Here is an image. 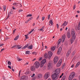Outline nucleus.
<instances>
[{
  "mask_svg": "<svg viewBox=\"0 0 80 80\" xmlns=\"http://www.w3.org/2000/svg\"><path fill=\"white\" fill-rule=\"evenodd\" d=\"M44 66V64H43V63H42V62H41V65H40L41 68H42V67H43Z\"/></svg>",
  "mask_w": 80,
  "mask_h": 80,
  "instance_id": "nucleus-25",
  "label": "nucleus"
},
{
  "mask_svg": "<svg viewBox=\"0 0 80 80\" xmlns=\"http://www.w3.org/2000/svg\"><path fill=\"white\" fill-rule=\"evenodd\" d=\"M25 78H26V77H25V76H22L21 77V79L22 80H24V79H25Z\"/></svg>",
  "mask_w": 80,
  "mask_h": 80,
  "instance_id": "nucleus-29",
  "label": "nucleus"
},
{
  "mask_svg": "<svg viewBox=\"0 0 80 80\" xmlns=\"http://www.w3.org/2000/svg\"><path fill=\"white\" fill-rule=\"evenodd\" d=\"M74 40H75V39H74L73 38H72L70 39V41L71 42V43L72 44L73 43V42H74Z\"/></svg>",
  "mask_w": 80,
  "mask_h": 80,
  "instance_id": "nucleus-16",
  "label": "nucleus"
},
{
  "mask_svg": "<svg viewBox=\"0 0 80 80\" xmlns=\"http://www.w3.org/2000/svg\"><path fill=\"white\" fill-rule=\"evenodd\" d=\"M62 60L60 59L59 60L56 66L57 67H59L62 65Z\"/></svg>",
  "mask_w": 80,
  "mask_h": 80,
  "instance_id": "nucleus-5",
  "label": "nucleus"
},
{
  "mask_svg": "<svg viewBox=\"0 0 80 80\" xmlns=\"http://www.w3.org/2000/svg\"><path fill=\"white\" fill-rule=\"evenodd\" d=\"M6 8H7V6H3V8L4 11H5V10H6Z\"/></svg>",
  "mask_w": 80,
  "mask_h": 80,
  "instance_id": "nucleus-34",
  "label": "nucleus"
},
{
  "mask_svg": "<svg viewBox=\"0 0 80 80\" xmlns=\"http://www.w3.org/2000/svg\"><path fill=\"white\" fill-rule=\"evenodd\" d=\"M76 7V6H75V5H74L73 7V10H75V9Z\"/></svg>",
  "mask_w": 80,
  "mask_h": 80,
  "instance_id": "nucleus-45",
  "label": "nucleus"
},
{
  "mask_svg": "<svg viewBox=\"0 0 80 80\" xmlns=\"http://www.w3.org/2000/svg\"><path fill=\"white\" fill-rule=\"evenodd\" d=\"M30 72L29 71H27L26 72V74H30Z\"/></svg>",
  "mask_w": 80,
  "mask_h": 80,
  "instance_id": "nucleus-40",
  "label": "nucleus"
},
{
  "mask_svg": "<svg viewBox=\"0 0 80 80\" xmlns=\"http://www.w3.org/2000/svg\"><path fill=\"white\" fill-rule=\"evenodd\" d=\"M38 18H39V16H38L36 18V20H38Z\"/></svg>",
  "mask_w": 80,
  "mask_h": 80,
  "instance_id": "nucleus-61",
  "label": "nucleus"
},
{
  "mask_svg": "<svg viewBox=\"0 0 80 80\" xmlns=\"http://www.w3.org/2000/svg\"><path fill=\"white\" fill-rule=\"evenodd\" d=\"M75 51H73L72 54V57H73L75 55Z\"/></svg>",
  "mask_w": 80,
  "mask_h": 80,
  "instance_id": "nucleus-28",
  "label": "nucleus"
},
{
  "mask_svg": "<svg viewBox=\"0 0 80 80\" xmlns=\"http://www.w3.org/2000/svg\"><path fill=\"white\" fill-rule=\"evenodd\" d=\"M67 36L68 37V38H70L71 37V35L70 32H68L67 33Z\"/></svg>",
  "mask_w": 80,
  "mask_h": 80,
  "instance_id": "nucleus-14",
  "label": "nucleus"
},
{
  "mask_svg": "<svg viewBox=\"0 0 80 80\" xmlns=\"http://www.w3.org/2000/svg\"><path fill=\"white\" fill-rule=\"evenodd\" d=\"M35 79H36V78H32L31 80H35Z\"/></svg>",
  "mask_w": 80,
  "mask_h": 80,
  "instance_id": "nucleus-58",
  "label": "nucleus"
},
{
  "mask_svg": "<svg viewBox=\"0 0 80 80\" xmlns=\"http://www.w3.org/2000/svg\"><path fill=\"white\" fill-rule=\"evenodd\" d=\"M30 51H27L26 52V54H29Z\"/></svg>",
  "mask_w": 80,
  "mask_h": 80,
  "instance_id": "nucleus-37",
  "label": "nucleus"
},
{
  "mask_svg": "<svg viewBox=\"0 0 80 80\" xmlns=\"http://www.w3.org/2000/svg\"><path fill=\"white\" fill-rule=\"evenodd\" d=\"M8 65L11 66L12 65V63L10 61H8Z\"/></svg>",
  "mask_w": 80,
  "mask_h": 80,
  "instance_id": "nucleus-30",
  "label": "nucleus"
},
{
  "mask_svg": "<svg viewBox=\"0 0 80 80\" xmlns=\"http://www.w3.org/2000/svg\"><path fill=\"white\" fill-rule=\"evenodd\" d=\"M75 66V65H74V64H72L71 66V67L72 68H73V67H74Z\"/></svg>",
  "mask_w": 80,
  "mask_h": 80,
  "instance_id": "nucleus-52",
  "label": "nucleus"
},
{
  "mask_svg": "<svg viewBox=\"0 0 80 80\" xmlns=\"http://www.w3.org/2000/svg\"><path fill=\"white\" fill-rule=\"evenodd\" d=\"M67 24H68V22H67L66 21H64V23L62 25V26L63 27V26H64L63 27V28H64V26H67Z\"/></svg>",
  "mask_w": 80,
  "mask_h": 80,
  "instance_id": "nucleus-11",
  "label": "nucleus"
},
{
  "mask_svg": "<svg viewBox=\"0 0 80 80\" xmlns=\"http://www.w3.org/2000/svg\"><path fill=\"white\" fill-rule=\"evenodd\" d=\"M29 20H28H28L27 21H26L25 22V23H27L28 22H29Z\"/></svg>",
  "mask_w": 80,
  "mask_h": 80,
  "instance_id": "nucleus-48",
  "label": "nucleus"
},
{
  "mask_svg": "<svg viewBox=\"0 0 80 80\" xmlns=\"http://www.w3.org/2000/svg\"><path fill=\"white\" fill-rule=\"evenodd\" d=\"M28 62L24 64V65H28Z\"/></svg>",
  "mask_w": 80,
  "mask_h": 80,
  "instance_id": "nucleus-47",
  "label": "nucleus"
},
{
  "mask_svg": "<svg viewBox=\"0 0 80 80\" xmlns=\"http://www.w3.org/2000/svg\"><path fill=\"white\" fill-rule=\"evenodd\" d=\"M80 64V62H78L76 64V66H75V67L76 68H77V67H78L79 66V65Z\"/></svg>",
  "mask_w": 80,
  "mask_h": 80,
  "instance_id": "nucleus-17",
  "label": "nucleus"
},
{
  "mask_svg": "<svg viewBox=\"0 0 80 80\" xmlns=\"http://www.w3.org/2000/svg\"><path fill=\"white\" fill-rule=\"evenodd\" d=\"M65 38H66V36H65V35H63L62 38V42H65Z\"/></svg>",
  "mask_w": 80,
  "mask_h": 80,
  "instance_id": "nucleus-8",
  "label": "nucleus"
},
{
  "mask_svg": "<svg viewBox=\"0 0 80 80\" xmlns=\"http://www.w3.org/2000/svg\"><path fill=\"white\" fill-rule=\"evenodd\" d=\"M18 38H19V35L17 36L14 39V40H18Z\"/></svg>",
  "mask_w": 80,
  "mask_h": 80,
  "instance_id": "nucleus-24",
  "label": "nucleus"
},
{
  "mask_svg": "<svg viewBox=\"0 0 80 80\" xmlns=\"http://www.w3.org/2000/svg\"><path fill=\"white\" fill-rule=\"evenodd\" d=\"M35 67L33 66H31L30 68L31 71H35Z\"/></svg>",
  "mask_w": 80,
  "mask_h": 80,
  "instance_id": "nucleus-13",
  "label": "nucleus"
},
{
  "mask_svg": "<svg viewBox=\"0 0 80 80\" xmlns=\"http://www.w3.org/2000/svg\"><path fill=\"white\" fill-rule=\"evenodd\" d=\"M60 53H61V52L60 51H58V50L57 52V53L58 54H60Z\"/></svg>",
  "mask_w": 80,
  "mask_h": 80,
  "instance_id": "nucleus-42",
  "label": "nucleus"
},
{
  "mask_svg": "<svg viewBox=\"0 0 80 80\" xmlns=\"http://www.w3.org/2000/svg\"><path fill=\"white\" fill-rule=\"evenodd\" d=\"M44 58H45L46 59H47V58H48V55H47V53H45V54H44Z\"/></svg>",
  "mask_w": 80,
  "mask_h": 80,
  "instance_id": "nucleus-21",
  "label": "nucleus"
},
{
  "mask_svg": "<svg viewBox=\"0 0 80 80\" xmlns=\"http://www.w3.org/2000/svg\"><path fill=\"white\" fill-rule=\"evenodd\" d=\"M65 78H66V77L65 76H63L61 80H65Z\"/></svg>",
  "mask_w": 80,
  "mask_h": 80,
  "instance_id": "nucleus-27",
  "label": "nucleus"
},
{
  "mask_svg": "<svg viewBox=\"0 0 80 80\" xmlns=\"http://www.w3.org/2000/svg\"><path fill=\"white\" fill-rule=\"evenodd\" d=\"M70 53H71V49H69L66 55L67 57H68L69 55H70Z\"/></svg>",
  "mask_w": 80,
  "mask_h": 80,
  "instance_id": "nucleus-9",
  "label": "nucleus"
},
{
  "mask_svg": "<svg viewBox=\"0 0 80 80\" xmlns=\"http://www.w3.org/2000/svg\"><path fill=\"white\" fill-rule=\"evenodd\" d=\"M29 45L28 44L27 45H26L25 46H24V47H23L22 49H25V48H26Z\"/></svg>",
  "mask_w": 80,
  "mask_h": 80,
  "instance_id": "nucleus-22",
  "label": "nucleus"
},
{
  "mask_svg": "<svg viewBox=\"0 0 80 80\" xmlns=\"http://www.w3.org/2000/svg\"><path fill=\"white\" fill-rule=\"evenodd\" d=\"M75 73L74 72H72L70 76L69 77L68 79L69 80H72L73 78L75 77Z\"/></svg>",
  "mask_w": 80,
  "mask_h": 80,
  "instance_id": "nucleus-1",
  "label": "nucleus"
},
{
  "mask_svg": "<svg viewBox=\"0 0 80 80\" xmlns=\"http://www.w3.org/2000/svg\"><path fill=\"white\" fill-rule=\"evenodd\" d=\"M32 19H33V17H30L29 19L28 20L29 21H30V20H32Z\"/></svg>",
  "mask_w": 80,
  "mask_h": 80,
  "instance_id": "nucleus-39",
  "label": "nucleus"
},
{
  "mask_svg": "<svg viewBox=\"0 0 80 80\" xmlns=\"http://www.w3.org/2000/svg\"><path fill=\"white\" fill-rule=\"evenodd\" d=\"M61 42H62V40L61 39H59V40L58 41V45L60 43H61Z\"/></svg>",
  "mask_w": 80,
  "mask_h": 80,
  "instance_id": "nucleus-20",
  "label": "nucleus"
},
{
  "mask_svg": "<svg viewBox=\"0 0 80 80\" xmlns=\"http://www.w3.org/2000/svg\"><path fill=\"white\" fill-rule=\"evenodd\" d=\"M56 25L57 28H59V26L58 25V24H57Z\"/></svg>",
  "mask_w": 80,
  "mask_h": 80,
  "instance_id": "nucleus-46",
  "label": "nucleus"
},
{
  "mask_svg": "<svg viewBox=\"0 0 80 80\" xmlns=\"http://www.w3.org/2000/svg\"><path fill=\"white\" fill-rule=\"evenodd\" d=\"M56 47V46H54L53 47L51 48V50H52V51H54V50H55V49Z\"/></svg>",
  "mask_w": 80,
  "mask_h": 80,
  "instance_id": "nucleus-18",
  "label": "nucleus"
},
{
  "mask_svg": "<svg viewBox=\"0 0 80 80\" xmlns=\"http://www.w3.org/2000/svg\"><path fill=\"white\" fill-rule=\"evenodd\" d=\"M62 46H61L58 49V50L61 52H62Z\"/></svg>",
  "mask_w": 80,
  "mask_h": 80,
  "instance_id": "nucleus-26",
  "label": "nucleus"
},
{
  "mask_svg": "<svg viewBox=\"0 0 80 80\" xmlns=\"http://www.w3.org/2000/svg\"><path fill=\"white\" fill-rule=\"evenodd\" d=\"M40 31H42V32H43V29H40Z\"/></svg>",
  "mask_w": 80,
  "mask_h": 80,
  "instance_id": "nucleus-60",
  "label": "nucleus"
},
{
  "mask_svg": "<svg viewBox=\"0 0 80 80\" xmlns=\"http://www.w3.org/2000/svg\"><path fill=\"white\" fill-rule=\"evenodd\" d=\"M45 18V17H42V21H43V20H44Z\"/></svg>",
  "mask_w": 80,
  "mask_h": 80,
  "instance_id": "nucleus-54",
  "label": "nucleus"
},
{
  "mask_svg": "<svg viewBox=\"0 0 80 80\" xmlns=\"http://www.w3.org/2000/svg\"><path fill=\"white\" fill-rule=\"evenodd\" d=\"M35 67L36 68H38L40 67V63L36 61L35 63Z\"/></svg>",
  "mask_w": 80,
  "mask_h": 80,
  "instance_id": "nucleus-3",
  "label": "nucleus"
},
{
  "mask_svg": "<svg viewBox=\"0 0 80 80\" xmlns=\"http://www.w3.org/2000/svg\"><path fill=\"white\" fill-rule=\"evenodd\" d=\"M48 58H49V60L50 59V58L52 57V52H51L49 51L48 52Z\"/></svg>",
  "mask_w": 80,
  "mask_h": 80,
  "instance_id": "nucleus-7",
  "label": "nucleus"
},
{
  "mask_svg": "<svg viewBox=\"0 0 80 80\" xmlns=\"http://www.w3.org/2000/svg\"><path fill=\"white\" fill-rule=\"evenodd\" d=\"M8 68H10V69H12V68H11V66H8Z\"/></svg>",
  "mask_w": 80,
  "mask_h": 80,
  "instance_id": "nucleus-51",
  "label": "nucleus"
},
{
  "mask_svg": "<svg viewBox=\"0 0 80 80\" xmlns=\"http://www.w3.org/2000/svg\"><path fill=\"white\" fill-rule=\"evenodd\" d=\"M50 77V72L46 73L44 75V78L45 79H47L48 77Z\"/></svg>",
  "mask_w": 80,
  "mask_h": 80,
  "instance_id": "nucleus-6",
  "label": "nucleus"
},
{
  "mask_svg": "<svg viewBox=\"0 0 80 80\" xmlns=\"http://www.w3.org/2000/svg\"><path fill=\"white\" fill-rule=\"evenodd\" d=\"M19 46L18 45H15L14 46H13L11 48H17V47H18Z\"/></svg>",
  "mask_w": 80,
  "mask_h": 80,
  "instance_id": "nucleus-19",
  "label": "nucleus"
},
{
  "mask_svg": "<svg viewBox=\"0 0 80 80\" xmlns=\"http://www.w3.org/2000/svg\"><path fill=\"white\" fill-rule=\"evenodd\" d=\"M12 8L13 10H15V8H14V7L13 6L12 7Z\"/></svg>",
  "mask_w": 80,
  "mask_h": 80,
  "instance_id": "nucleus-63",
  "label": "nucleus"
},
{
  "mask_svg": "<svg viewBox=\"0 0 80 80\" xmlns=\"http://www.w3.org/2000/svg\"><path fill=\"white\" fill-rule=\"evenodd\" d=\"M25 36L26 37V39H28V35H25Z\"/></svg>",
  "mask_w": 80,
  "mask_h": 80,
  "instance_id": "nucleus-38",
  "label": "nucleus"
},
{
  "mask_svg": "<svg viewBox=\"0 0 80 80\" xmlns=\"http://www.w3.org/2000/svg\"><path fill=\"white\" fill-rule=\"evenodd\" d=\"M32 54H33V55H36L37 54V52H33L32 53Z\"/></svg>",
  "mask_w": 80,
  "mask_h": 80,
  "instance_id": "nucleus-41",
  "label": "nucleus"
},
{
  "mask_svg": "<svg viewBox=\"0 0 80 80\" xmlns=\"http://www.w3.org/2000/svg\"><path fill=\"white\" fill-rule=\"evenodd\" d=\"M17 59L18 60V61H21V60H22V59H20V58H19L18 57H17Z\"/></svg>",
  "mask_w": 80,
  "mask_h": 80,
  "instance_id": "nucleus-35",
  "label": "nucleus"
},
{
  "mask_svg": "<svg viewBox=\"0 0 80 80\" xmlns=\"http://www.w3.org/2000/svg\"><path fill=\"white\" fill-rule=\"evenodd\" d=\"M72 38L74 39H75V32L73 29H72L71 32Z\"/></svg>",
  "mask_w": 80,
  "mask_h": 80,
  "instance_id": "nucleus-2",
  "label": "nucleus"
},
{
  "mask_svg": "<svg viewBox=\"0 0 80 80\" xmlns=\"http://www.w3.org/2000/svg\"><path fill=\"white\" fill-rule=\"evenodd\" d=\"M17 3H15L13 4V5H14V6H15V5H17Z\"/></svg>",
  "mask_w": 80,
  "mask_h": 80,
  "instance_id": "nucleus-44",
  "label": "nucleus"
},
{
  "mask_svg": "<svg viewBox=\"0 0 80 80\" xmlns=\"http://www.w3.org/2000/svg\"><path fill=\"white\" fill-rule=\"evenodd\" d=\"M52 64L51 63H48V69H50V68H52Z\"/></svg>",
  "mask_w": 80,
  "mask_h": 80,
  "instance_id": "nucleus-10",
  "label": "nucleus"
},
{
  "mask_svg": "<svg viewBox=\"0 0 80 80\" xmlns=\"http://www.w3.org/2000/svg\"><path fill=\"white\" fill-rule=\"evenodd\" d=\"M46 62H47V61L46 60V59H45L42 61L41 63H43V64H45V63H46Z\"/></svg>",
  "mask_w": 80,
  "mask_h": 80,
  "instance_id": "nucleus-15",
  "label": "nucleus"
},
{
  "mask_svg": "<svg viewBox=\"0 0 80 80\" xmlns=\"http://www.w3.org/2000/svg\"><path fill=\"white\" fill-rule=\"evenodd\" d=\"M35 76V73H34L32 74V75L31 76V77H33Z\"/></svg>",
  "mask_w": 80,
  "mask_h": 80,
  "instance_id": "nucleus-55",
  "label": "nucleus"
},
{
  "mask_svg": "<svg viewBox=\"0 0 80 80\" xmlns=\"http://www.w3.org/2000/svg\"><path fill=\"white\" fill-rule=\"evenodd\" d=\"M20 73H21V70H20L19 73V77L20 76Z\"/></svg>",
  "mask_w": 80,
  "mask_h": 80,
  "instance_id": "nucleus-53",
  "label": "nucleus"
},
{
  "mask_svg": "<svg viewBox=\"0 0 80 80\" xmlns=\"http://www.w3.org/2000/svg\"><path fill=\"white\" fill-rule=\"evenodd\" d=\"M65 64L64 63L63 64L62 67V69H64V68H65Z\"/></svg>",
  "mask_w": 80,
  "mask_h": 80,
  "instance_id": "nucleus-33",
  "label": "nucleus"
},
{
  "mask_svg": "<svg viewBox=\"0 0 80 80\" xmlns=\"http://www.w3.org/2000/svg\"><path fill=\"white\" fill-rule=\"evenodd\" d=\"M49 32H50V33H52V32H53V30H50V31H49Z\"/></svg>",
  "mask_w": 80,
  "mask_h": 80,
  "instance_id": "nucleus-49",
  "label": "nucleus"
},
{
  "mask_svg": "<svg viewBox=\"0 0 80 80\" xmlns=\"http://www.w3.org/2000/svg\"><path fill=\"white\" fill-rule=\"evenodd\" d=\"M19 46V47H17L18 49H20V48H22L21 47H20V46Z\"/></svg>",
  "mask_w": 80,
  "mask_h": 80,
  "instance_id": "nucleus-59",
  "label": "nucleus"
},
{
  "mask_svg": "<svg viewBox=\"0 0 80 80\" xmlns=\"http://www.w3.org/2000/svg\"><path fill=\"white\" fill-rule=\"evenodd\" d=\"M33 48V45H31L28 47V49H32Z\"/></svg>",
  "mask_w": 80,
  "mask_h": 80,
  "instance_id": "nucleus-23",
  "label": "nucleus"
},
{
  "mask_svg": "<svg viewBox=\"0 0 80 80\" xmlns=\"http://www.w3.org/2000/svg\"><path fill=\"white\" fill-rule=\"evenodd\" d=\"M59 59V58L58 56H56L55 58H54V64H56L57 63V62L58 61V59Z\"/></svg>",
  "mask_w": 80,
  "mask_h": 80,
  "instance_id": "nucleus-4",
  "label": "nucleus"
},
{
  "mask_svg": "<svg viewBox=\"0 0 80 80\" xmlns=\"http://www.w3.org/2000/svg\"><path fill=\"white\" fill-rule=\"evenodd\" d=\"M3 50H5V48H3L2 49L1 51V52H0L1 53V52H2V51H3Z\"/></svg>",
  "mask_w": 80,
  "mask_h": 80,
  "instance_id": "nucleus-50",
  "label": "nucleus"
},
{
  "mask_svg": "<svg viewBox=\"0 0 80 80\" xmlns=\"http://www.w3.org/2000/svg\"><path fill=\"white\" fill-rule=\"evenodd\" d=\"M32 14H28L27 15L26 17H32Z\"/></svg>",
  "mask_w": 80,
  "mask_h": 80,
  "instance_id": "nucleus-36",
  "label": "nucleus"
},
{
  "mask_svg": "<svg viewBox=\"0 0 80 80\" xmlns=\"http://www.w3.org/2000/svg\"><path fill=\"white\" fill-rule=\"evenodd\" d=\"M8 39V38H6L5 39V41L7 40Z\"/></svg>",
  "mask_w": 80,
  "mask_h": 80,
  "instance_id": "nucleus-62",
  "label": "nucleus"
},
{
  "mask_svg": "<svg viewBox=\"0 0 80 80\" xmlns=\"http://www.w3.org/2000/svg\"><path fill=\"white\" fill-rule=\"evenodd\" d=\"M42 60V58H41L39 59V60H40V61H41V60Z\"/></svg>",
  "mask_w": 80,
  "mask_h": 80,
  "instance_id": "nucleus-64",
  "label": "nucleus"
},
{
  "mask_svg": "<svg viewBox=\"0 0 80 80\" xmlns=\"http://www.w3.org/2000/svg\"><path fill=\"white\" fill-rule=\"evenodd\" d=\"M50 15L49 14L48 15V20H49L50 19Z\"/></svg>",
  "mask_w": 80,
  "mask_h": 80,
  "instance_id": "nucleus-43",
  "label": "nucleus"
},
{
  "mask_svg": "<svg viewBox=\"0 0 80 80\" xmlns=\"http://www.w3.org/2000/svg\"><path fill=\"white\" fill-rule=\"evenodd\" d=\"M37 77L38 78V79L41 78H42V75L41 74H38L37 75Z\"/></svg>",
  "mask_w": 80,
  "mask_h": 80,
  "instance_id": "nucleus-12",
  "label": "nucleus"
},
{
  "mask_svg": "<svg viewBox=\"0 0 80 80\" xmlns=\"http://www.w3.org/2000/svg\"><path fill=\"white\" fill-rule=\"evenodd\" d=\"M19 12H22L23 10L22 9L19 10Z\"/></svg>",
  "mask_w": 80,
  "mask_h": 80,
  "instance_id": "nucleus-57",
  "label": "nucleus"
},
{
  "mask_svg": "<svg viewBox=\"0 0 80 80\" xmlns=\"http://www.w3.org/2000/svg\"><path fill=\"white\" fill-rule=\"evenodd\" d=\"M49 23H51V25H53V21H52V20H50Z\"/></svg>",
  "mask_w": 80,
  "mask_h": 80,
  "instance_id": "nucleus-32",
  "label": "nucleus"
},
{
  "mask_svg": "<svg viewBox=\"0 0 80 80\" xmlns=\"http://www.w3.org/2000/svg\"><path fill=\"white\" fill-rule=\"evenodd\" d=\"M4 44H0V47H2V46H3Z\"/></svg>",
  "mask_w": 80,
  "mask_h": 80,
  "instance_id": "nucleus-56",
  "label": "nucleus"
},
{
  "mask_svg": "<svg viewBox=\"0 0 80 80\" xmlns=\"http://www.w3.org/2000/svg\"><path fill=\"white\" fill-rule=\"evenodd\" d=\"M78 30H80V22H79V24L78 26Z\"/></svg>",
  "mask_w": 80,
  "mask_h": 80,
  "instance_id": "nucleus-31",
  "label": "nucleus"
}]
</instances>
